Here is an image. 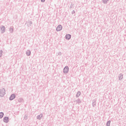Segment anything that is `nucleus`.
<instances>
[{
	"instance_id": "nucleus-9",
	"label": "nucleus",
	"mask_w": 126,
	"mask_h": 126,
	"mask_svg": "<svg viewBox=\"0 0 126 126\" xmlns=\"http://www.w3.org/2000/svg\"><path fill=\"white\" fill-rule=\"evenodd\" d=\"M31 54V52L30 51H28L27 52V55L28 56H30Z\"/></svg>"
},
{
	"instance_id": "nucleus-12",
	"label": "nucleus",
	"mask_w": 126,
	"mask_h": 126,
	"mask_svg": "<svg viewBox=\"0 0 126 126\" xmlns=\"http://www.w3.org/2000/svg\"><path fill=\"white\" fill-rule=\"evenodd\" d=\"M0 117H3V113L2 112L0 113Z\"/></svg>"
},
{
	"instance_id": "nucleus-7",
	"label": "nucleus",
	"mask_w": 126,
	"mask_h": 126,
	"mask_svg": "<svg viewBox=\"0 0 126 126\" xmlns=\"http://www.w3.org/2000/svg\"><path fill=\"white\" fill-rule=\"evenodd\" d=\"M1 94L3 95H4V94H5V90L2 89L1 91Z\"/></svg>"
},
{
	"instance_id": "nucleus-13",
	"label": "nucleus",
	"mask_w": 126,
	"mask_h": 126,
	"mask_svg": "<svg viewBox=\"0 0 126 126\" xmlns=\"http://www.w3.org/2000/svg\"><path fill=\"white\" fill-rule=\"evenodd\" d=\"M41 1H42V2H44V1H45V0H41Z\"/></svg>"
},
{
	"instance_id": "nucleus-10",
	"label": "nucleus",
	"mask_w": 126,
	"mask_h": 126,
	"mask_svg": "<svg viewBox=\"0 0 126 126\" xmlns=\"http://www.w3.org/2000/svg\"><path fill=\"white\" fill-rule=\"evenodd\" d=\"M110 124H111V122L108 121L106 125H107V126H110Z\"/></svg>"
},
{
	"instance_id": "nucleus-6",
	"label": "nucleus",
	"mask_w": 126,
	"mask_h": 126,
	"mask_svg": "<svg viewBox=\"0 0 126 126\" xmlns=\"http://www.w3.org/2000/svg\"><path fill=\"white\" fill-rule=\"evenodd\" d=\"M3 121L4 123H8V117H5Z\"/></svg>"
},
{
	"instance_id": "nucleus-4",
	"label": "nucleus",
	"mask_w": 126,
	"mask_h": 126,
	"mask_svg": "<svg viewBox=\"0 0 126 126\" xmlns=\"http://www.w3.org/2000/svg\"><path fill=\"white\" fill-rule=\"evenodd\" d=\"M15 98V94H12L10 97V100H13Z\"/></svg>"
},
{
	"instance_id": "nucleus-8",
	"label": "nucleus",
	"mask_w": 126,
	"mask_h": 126,
	"mask_svg": "<svg viewBox=\"0 0 126 126\" xmlns=\"http://www.w3.org/2000/svg\"><path fill=\"white\" fill-rule=\"evenodd\" d=\"M9 32L10 33H12L13 32V28H10L9 29Z\"/></svg>"
},
{
	"instance_id": "nucleus-3",
	"label": "nucleus",
	"mask_w": 126,
	"mask_h": 126,
	"mask_svg": "<svg viewBox=\"0 0 126 126\" xmlns=\"http://www.w3.org/2000/svg\"><path fill=\"white\" fill-rule=\"evenodd\" d=\"M5 32V28L3 26H1V33H3Z\"/></svg>"
},
{
	"instance_id": "nucleus-1",
	"label": "nucleus",
	"mask_w": 126,
	"mask_h": 126,
	"mask_svg": "<svg viewBox=\"0 0 126 126\" xmlns=\"http://www.w3.org/2000/svg\"><path fill=\"white\" fill-rule=\"evenodd\" d=\"M63 29V27L61 25H59L56 28L57 31H61Z\"/></svg>"
},
{
	"instance_id": "nucleus-11",
	"label": "nucleus",
	"mask_w": 126,
	"mask_h": 126,
	"mask_svg": "<svg viewBox=\"0 0 126 126\" xmlns=\"http://www.w3.org/2000/svg\"><path fill=\"white\" fill-rule=\"evenodd\" d=\"M80 94H81L80 92H78L77 94V96H78H78H80Z\"/></svg>"
},
{
	"instance_id": "nucleus-2",
	"label": "nucleus",
	"mask_w": 126,
	"mask_h": 126,
	"mask_svg": "<svg viewBox=\"0 0 126 126\" xmlns=\"http://www.w3.org/2000/svg\"><path fill=\"white\" fill-rule=\"evenodd\" d=\"M68 69H69L68 67L67 66L65 67L63 70L64 73H67V72H68Z\"/></svg>"
},
{
	"instance_id": "nucleus-5",
	"label": "nucleus",
	"mask_w": 126,
	"mask_h": 126,
	"mask_svg": "<svg viewBox=\"0 0 126 126\" xmlns=\"http://www.w3.org/2000/svg\"><path fill=\"white\" fill-rule=\"evenodd\" d=\"M71 36L70 34H66V39L67 40H69V39L71 38Z\"/></svg>"
}]
</instances>
